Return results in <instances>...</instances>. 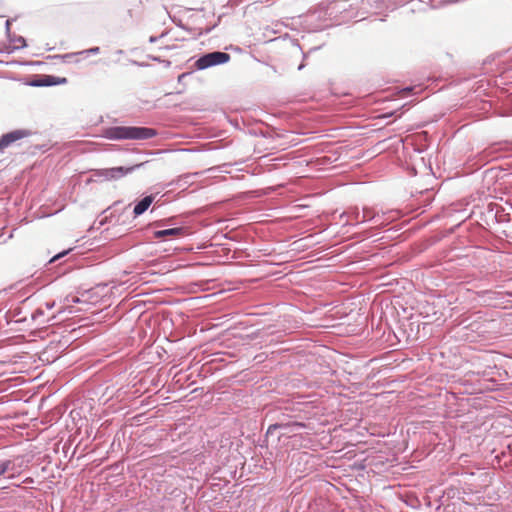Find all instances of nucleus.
Returning <instances> with one entry per match:
<instances>
[{
	"mask_svg": "<svg viewBox=\"0 0 512 512\" xmlns=\"http://www.w3.org/2000/svg\"><path fill=\"white\" fill-rule=\"evenodd\" d=\"M158 135L154 128L145 126H110L102 130V137L107 140H146Z\"/></svg>",
	"mask_w": 512,
	"mask_h": 512,
	"instance_id": "f257e3e1",
	"label": "nucleus"
},
{
	"mask_svg": "<svg viewBox=\"0 0 512 512\" xmlns=\"http://www.w3.org/2000/svg\"><path fill=\"white\" fill-rule=\"evenodd\" d=\"M231 59L229 53L212 51L202 54L194 63L197 70H205L217 65L226 64Z\"/></svg>",
	"mask_w": 512,
	"mask_h": 512,
	"instance_id": "f03ea898",
	"label": "nucleus"
},
{
	"mask_svg": "<svg viewBox=\"0 0 512 512\" xmlns=\"http://www.w3.org/2000/svg\"><path fill=\"white\" fill-rule=\"evenodd\" d=\"M68 82L65 77H57L48 74H36L33 78L25 82V85L30 87H51L56 85L66 84Z\"/></svg>",
	"mask_w": 512,
	"mask_h": 512,
	"instance_id": "7ed1b4c3",
	"label": "nucleus"
},
{
	"mask_svg": "<svg viewBox=\"0 0 512 512\" xmlns=\"http://www.w3.org/2000/svg\"><path fill=\"white\" fill-rule=\"evenodd\" d=\"M143 165H144V163H139V164L132 165L129 167L118 166V167L101 169L97 172V175L100 177H103L105 180H118V179L124 177L125 175L135 171L136 169H139Z\"/></svg>",
	"mask_w": 512,
	"mask_h": 512,
	"instance_id": "20e7f679",
	"label": "nucleus"
},
{
	"mask_svg": "<svg viewBox=\"0 0 512 512\" xmlns=\"http://www.w3.org/2000/svg\"><path fill=\"white\" fill-rule=\"evenodd\" d=\"M303 428H306V424L304 422H276L274 424L269 425L265 436L268 437L269 435L273 434L275 430H281V436H287L289 434H296L300 429Z\"/></svg>",
	"mask_w": 512,
	"mask_h": 512,
	"instance_id": "39448f33",
	"label": "nucleus"
},
{
	"mask_svg": "<svg viewBox=\"0 0 512 512\" xmlns=\"http://www.w3.org/2000/svg\"><path fill=\"white\" fill-rule=\"evenodd\" d=\"M32 135L33 132L29 129H16L3 134L0 136V152H3L6 148L12 146L17 141Z\"/></svg>",
	"mask_w": 512,
	"mask_h": 512,
	"instance_id": "423d86ee",
	"label": "nucleus"
},
{
	"mask_svg": "<svg viewBox=\"0 0 512 512\" xmlns=\"http://www.w3.org/2000/svg\"><path fill=\"white\" fill-rule=\"evenodd\" d=\"M512 293L509 290L506 291H495V290H481L477 292L478 297L482 300L485 305L498 306L505 302L507 295Z\"/></svg>",
	"mask_w": 512,
	"mask_h": 512,
	"instance_id": "0eeeda50",
	"label": "nucleus"
},
{
	"mask_svg": "<svg viewBox=\"0 0 512 512\" xmlns=\"http://www.w3.org/2000/svg\"><path fill=\"white\" fill-rule=\"evenodd\" d=\"M155 197L156 195L154 194L146 195L141 200L136 202L133 208L134 218H137L144 214L149 209L151 204L154 202Z\"/></svg>",
	"mask_w": 512,
	"mask_h": 512,
	"instance_id": "6e6552de",
	"label": "nucleus"
},
{
	"mask_svg": "<svg viewBox=\"0 0 512 512\" xmlns=\"http://www.w3.org/2000/svg\"><path fill=\"white\" fill-rule=\"evenodd\" d=\"M185 234L184 227H173L166 229H158L153 232L154 239H165L167 237H180Z\"/></svg>",
	"mask_w": 512,
	"mask_h": 512,
	"instance_id": "1a4fd4ad",
	"label": "nucleus"
},
{
	"mask_svg": "<svg viewBox=\"0 0 512 512\" xmlns=\"http://www.w3.org/2000/svg\"><path fill=\"white\" fill-rule=\"evenodd\" d=\"M384 214L380 215L378 212L374 211L373 208L370 207H364L362 210V216H361V223L364 222H373L377 226L382 225V217Z\"/></svg>",
	"mask_w": 512,
	"mask_h": 512,
	"instance_id": "9d476101",
	"label": "nucleus"
},
{
	"mask_svg": "<svg viewBox=\"0 0 512 512\" xmlns=\"http://www.w3.org/2000/svg\"><path fill=\"white\" fill-rule=\"evenodd\" d=\"M11 23H12L11 19L6 20V22H5V30H6V35H7L9 42L15 44L14 49H21V48L26 47L27 46L26 40L23 36H17V35H14L11 33V31H10Z\"/></svg>",
	"mask_w": 512,
	"mask_h": 512,
	"instance_id": "9b49d317",
	"label": "nucleus"
},
{
	"mask_svg": "<svg viewBox=\"0 0 512 512\" xmlns=\"http://www.w3.org/2000/svg\"><path fill=\"white\" fill-rule=\"evenodd\" d=\"M46 315V309L43 306H39L33 313H32V319L34 321H38L39 325H44L46 323H49L51 320L55 319V315L48 316L45 318Z\"/></svg>",
	"mask_w": 512,
	"mask_h": 512,
	"instance_id": "f8f14e48",
	"label": "nucleus"
},
{
	"mask_svg": "<svg viewBox=\"0 0 512 512\" xmlns=\"http://www.w3.org/2000/svg\"><path fill=\"white\" fill-rule=\"evenodd\" d=\"M343 216H347V221H355V224L361 223L362 213L360 212L358 207L349 208L342 214V217Z\"/></svg>",
	"mask_w": 512,
	"mask_h": 512,
	"instance_id": "ddd939ff",
	"label": "nucleus"
},
{
	"mask_svg": "<svg viewBox=\"0 0 512 512\" xmlns=\"http://www.w3.org/2000/svg\"><path fill=\"white\" fill-rule=\"evenodd\" d=\"M175 224V217H169V218H166V219H160V220H156L154 222H152L150 224V226H153V227H157V228H162L166 225H174Z\"/></svg>",
	"mask_w": 512,
	"mask_h": 512,
	"instance_id": "4468645a",
	"label": "nucleus"
},
{
	"mask_svg": "<svg viewBox=\"0 0 512 512\" xmlns=\"http://www.w3.org/2000/svg\"><path fill=\"white\" fill-rule=\"evenodd\" d=\"M13 461L9 459L0 461V476L4 475L6 472L12 469Z\"/></svg>",
	"mask_w": 512,
	"mask_h": 512,
	"instance_id": "2eb2a0df",
	"label": "nucleus"
},
{
	"mask_svg": "<svg viewBox=\"0 0 512 512\" xmlns=\"http://www.w3.org/2000/svg\"><path fill=\"white\" fill-rule=\"evenodd\" d=\"M77 56H80L78 52H72V53H66L62 55H55V59H61L63 62H71L73 58H76Z\"/></svg>",
	"mask_w": 512,
	"mask_h": 512,
	"instance_id": "dca6fc26",
	"label": "nucleus"
},
{
	"mask_svg": "<svg viewBox=\"0 0 512 512\" xmlns=\"http://www.w3.org/2000/svg\"><path fill=\"white\" fill-rule=\"evenodd\" d=\"M100 53V48L98 46L91 47L89 49H85L82 51H79V55L89 56V55H96Z\"/></svg>",
	"mask_w": 512,
	"mask_h": 512,
	"instance_id": "f3484780",
	"label": "nucleus"
},
{
	"mask_svg": "<svg viewBox=\"0 0 512 512\" xmlns=\"http://www.w3.org/2000/svg\"><path fill=\"white\" fill-rule=\"evenodd\" d=\"M494 208H497L496 204L490 203L488 204V214L492 216L496 221H498V210L494 212Z\"/></svg>",
	"mask_w": 512,
	"mask_h": 512,
	"instance_id": "a211bd4d",
	"label": "nucleus"
},
{
	"mask_svg": "<svg viewBox=\"0 0 512 512\" xmlns=\"http://www.w3.org/2000/svg\"><path fill=\"white\" fill-rule=\"evenodd\" d=\"M70 250H64L62 252H59L58 254L54 255L50 260H49V263H53L55 262L56 260L66 256L68 253H69Z\"/></svg>",
	"mask_w": 512,
	"mask_h": 512,
	"instance_id": "6ab92c4d",
	"label": "nucleus"
},
{
	"mask_svg": "<svg viewBox=\"0 0 512 512\" xmlns=\"http://www.w3.org/2000/svg\"><path fill=\"white\" fill-rule=\"evenodd\" d=\"M129 62L132 64V65H135V66H138V67H148L149 64L146 63V62H140V61H137V60H129Z\"/></svg>",
	"mask_w": 512,
	"mask_h": 512,
	"instance_id": "aec40b11",
	"label": "nucleus"
},
{
	"mask_svg": "<svg viewBox=\"0 0 512 512\" xmlns=\"http://www.w3.org/2000/svg\"><path fill=\"white\" fill-rule=\"evenodd\" d=\"M55 306V301H47L45 304H44V308L46 309V311H49L51 309H53Z\"/></svg>",
	"mask_w": 512,
	"mask_h": 512,
	"instance_id": "412c9836",
	"label": "nucleus"
},
{
	"mask_svg": "<svg viewBox=\"0 0 512 512\" xmlns=\"http://www.w3.org/2000/svg\"><path fill=\"white\" fill-rule=\"evenodd\" d=\"M192 73L191 72H185L178 76V82L182 83L185 78L189 77Z\"/></svg>",
	"mask_w": 512,
	"mask_h": 512,
	"instance_id": "4be33fe9",
	"label": "nucleus"
},
{
	"mask_svg": "<svg viewBox=\"0 0 512 512\" xmlns=\"http://www.w3.org/2000/svg\"><path fill=\"white\" fill-rule=\"evenodd\" d=\"M503 287H506L507 290H509L512 293V278H510ZM507 297H512V294L507 295Z\"/></svg>",
	"mask_w": 512,
	"mask_h": 512,
	"instance_id": "5701e85b",
	"label": "nucleus"
},
{
	"mask_svg": "<svg viewBox=\"0 0 512 512\" xmlns=\"http://www.w3.org/2000/svg\"><path fill=\"white\" fill-rule=\"evenodd\" d=\"M147 58L152 60V61H155V62H161L162 61V59L160 57L154 56V55H150V54L147 55Z\"/></svg>",
	"mask_w": 512,
	"mask_h": 512,
	"instance_id": "b1692460",
	"label": "nucleus"
},
{
	"mask_svg": "<svg viewBox=\"0 0 512 512\" xmlns=\"http://www.w3.org/2000/svg\"><path fill=\"white\" fill-rule=\"evenodd\" d=\"M163 37V34L160 35V36H150L149 37V42L150 43H156L158 41L159 38Z\"/></svg>",
	"mask_w": 512,
	"mask_h": 512,
	"instance_id": "393cba45",
	"label": "nucleus"
},
{
	"mask_svg": "<svg viewBox=\"0 0 512 512\" xmlns=\"http://www.w3.org/2000/svg\"><path fill=\"white\" fill-rule=\"evenodd\" d=\"M23 483H26V484H33V483H34V479H33V478H31V477H27V478L23 481Z\"/></svg>",
	"mask_w": 512,
	"mask_h": 512,
	"instance_id": "a878e982",
	"label": "nucleus"
},
{
	"mask_svg": "<svg viewBox=\"0 0 512 512\" xmlns=\"http://www.w3.org/2000/svg\"><path fill=\"white\" fill-rule=\"evenodd\" d=\"M160 63H163L165 65V67H169L171 65V62L169 60L162 59V61Z\"/></svg>",
	"mask_w": 512,
	"mask_h": 512,
	"instance_id": "bb28decb",
	"label": "nucleus"
},
{
	"mask_svg": "<svg viewBox=\"0 0 512 512\" xmlns=\"http://www.w3.org/2000/svg\"><path fill=\"white\" fill-rule=\"evenodd\" d=\"M395 112H390V113H385L382 115L383 118H388L390 116H392Z\"/></svg>",
	"mask_w": 512,
	"mask_h": 512,
	"instance_id": "cd10ccee",
	"label": "nucleus"
},
{
	"mask_svg": "<svg viewBox=\"0 0 512 512\" xmlns=\"http://www.w3.org/2000/svg\"><path fill=\"white\" fill-rule=\"evenodd\" d=\"M304 67H305V64H304V63H301V64L298 66V70H299V71H301Z\"/></svg>",
	"mask_w": 512,
	"mask_h": 512,
	"instance_id": "c85d7f7f",
	"label": "nucleus"
},
{
	"mask_svg": "<svg viewBox=\"0 0 512 512\" xmlns=\"http://www.w3.org/2000/svg\"><path fill=\"white\" fill-rule=\"evenodd\" d=\"M403 90H404V91H407V92H410V91H412V90H413V87H410V86H409V87L404 88Z\"/></svg>",
	"mask_w": 512,
	"mask_h": 512,
	"instance_id": "c756f323",
	"label": "nucleus"
},
{
	"mask_svg": "<svg viewBox=\"0 0 512 512\" xmlns=\"http://www.w3.org/2000/svg\"><path fill=\"white\" fill-rule=\"evenodd\" d=\"M117 54H123V50L119 49L116 51Z\"/></svg>",
	"mask_w": 512,
	"mask_h": 512,
	"instance_id": "7c9ffc66",
	"label": "nucleus"
}]
</instances>
